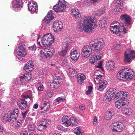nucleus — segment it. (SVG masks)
Listing matches in <instances>:
<instances>
[{
  "instance_id": "63",
  "label": "nucleus",
  "mask_w": 135,
  "mask_h": 135,
  "mask_svg": "<svg viewBox=\"0 0 135 135\" xmlns=\"http://www.w3.org/2000/svg\"><path fill=\"white\" fill-rule=\"evenodd\" d=\"M79 108L82 110H84L85 109V107L84 105L82 104L79 106Z\"/></svg>"
},
{
  "instance_id": "4",
  "label": "nucleus",
  "mask_w": 135,
  "mask_h": 135,
  "mask_svg": "<svg viewBox=\"0 0 135 135\" xmlns=\"http://www.w3.org/2000/svg\"><path fill=\"white\" fill-rule=\"evenodd\" d=\"M26 100L30 102L31 99L28 95H23L17 102V105L21 109H24L26 108L27 105V101Z\"/></svg>"
},
{
  "instance_id": "49",
  "label": "nucleus",
  "mask_w": 135,
  "mask_h": 135,
  "mask_svg": "<svg viewBox=\"0 0 135 135\" xmlns=\"http://www.w3.org/2000/svg\"><path fill=\"white\" fill-rule=\"evenodd\" d=\"M80 129L78 127L76 128L75 129L74 133L77 135H79L81 133Z\"/></svg>"
},
{
  "instance_id": "64",
  "label": "nucleus",
  "mask_w": 135,
  "mask_h": 135,
  "mask_svg": "<svg viewBox=\"0 0 135 135\" xmlns=\"http://www.w3.org/2000/svg\"><path fill=\"white\" fill-rule=\"evenodd\" d=\"M21 135H27L28 133L26 131H23L21 132Z\"/></svg>"
},
{
  "instance_id": "43",
  "label": "nucleus",
  "mask_w": 135,
  "mask_h": 135,
  "mask_svg": "<svg viewBox=\"0 0 135 135\" xmlns=\"http://www.w3.org/2000/svg\"><path fill=\"white\" fill-rule=\"evenodd\" d=\"M62 80L60 77H58V78H55L54 80V83L55 84H60L62 82Z\"/></svg>"
},
{
  "instance_id": "26",
  "label": "nucleus",
  "mask_w": 135,
  "mask_h": 135,
  "mask_svg": "<svg viewBox=\"0 0 135 135\" xmlns=\"http://www.w3.org/2000/svg\"><path fill=\"white\" fill-rule=\"evenodd\" d=\"M46 36V38L48 40V42L50 45L53 43L55 40V38L54 35L50 33H48L45 34Z\"/></svg>"
},
{
  "instance_id": "31",
  "label": "nucleus",
  "mask_w": 135,
  "mask_h": 135,
  "mask_svg": "<svg viewBox=\"0 0 135 135\" xmlns=\"http://www.w3.org/2000/svg\"><path fill=\"white\" fill-rule=\"evenodd\" d=\"M22 5V0H16L15 3L13 4V7L15 8H19L21 7Z\"/></svg>"
},
{
  "instance_id": "61",
  "label": "nucleus",
  "mask_w": 135,
  "mask_h": 135,
  "mask_svg": "<svg viewBox=\"0 0 135 135\" xmlns=\"http://www.w3.org/2000/svg\"><path fill=\"white\" fill-rule=\"evenodd\" d=\"M117 10H118V11L120 13H124V9L123 8H118V9H117Z\"/></svg>"
},
{
  "instance_id": "53",
  "label": "nucleus",
  "mask_w": 135,
  "mask_h": 135,
  "mask_svg": "<svg viewBox=\"0 0 135 135\" xmlns=\"http://www.w3.org/2000/svg\"><path fill=\"white\" fill-rule=\"evenodd\" d=\"M52 15V10H50V11L48 12L47 16H46L50 18H51H51H52L53 19L54 17H53Z\"/></svg>"
},
{
  "instance_id": "24",
  "label": "nucleus",
  "mask_w": 135,
  "mask_h": 135,
  "mask_svg": "<svg viewBox=\"0 0 135 135\" xmlns=\"http://www.w3.org/2000/svg\"><path fill=\"white\" fill-rule=\"evenodd\" d=\"M37 8V5L36 3L30 2L28 4V9L30 11H35Z\"/></svg>"
},
{
  "instance_id": "14",
  "label": "nucleus",
  "mask_w": 135,
  "mask_h": 135,
  "mask_svg": "<svg viewBox=\"0 0 135 135\" xmlns=\"http://www.w3.org/2000/svg\"><path fill=\"white\" fill-rule=\"evenodd\" d=\"M113 23L114 24L112 25L110 27V30L113 33H115L117 34L119 32V28L120 24L117 22H115Z\"/></svg>"
},
{
  "instance_id": "48",
  "label": "nucleus",
  "mask_w": 135,
  "mask_h": 135,
  "mask_svg": "<svg viewBox=\"0 0 135 135\" xmlns=\"http://www.w3.org/2000/svg\"><path fill=\"white\" fill-rule=\"evenodd\" d=\"M20 51L22 52H26L25 48L22 45L19 46L18 49L17 51Z\"/></svg>"
},
{
  "instance_id": "39",
  "label": "nucleus",
  "mask_w": 135,
  "mask_h": 135,
  "mask_svg": "<svg viewBox=\"0 0 135 135\" xmlns=\"http://www.w3.org/2000/svg\"><path fill=\"white\" fill-rule=\"evenodd\" d=\"M96 52L95 53V55H94V56L96 58V60L98 61L101 59L102 56V55L101 52L99 51L98 52Z\"/></svg>"
},
{
  "instance_id": "35",
  "label": "nucleus",
  "mask_w": 135,
  "mask_h": 135,
  "mask_svg": "<svg viewBox=\"0 0 135 135\" xmlns=\"http://www.w3.org/2000/svg\"><path fill=\"white\" fill-rule=\"evenodd\" d=\"M121 110L123 114L128 115H130L132 112L131 109L129 110L126 108L123 109Z\"/></svg>"
},
{
  "instance_id": "45",
  "label": "nucleus",
  "mask_w": 135,
  "mask_h": 135,
  "mask_svg": "<svg viewBox=\"0 0 135 135\" xmlns=\"http://www.w3.org/2000/svg\"><path fill=\"white\" fill-rule=\"evenodd\" d=\"M42 103L45 106H50V104L49 100L47 98L43 99L42 102Z\"/></svg>"
},
{
  "instance_id": "40",
  "label": "nucleus",
  "mask_w": 135,
  "mask_h": 135,
  "mask_svg": "<svg viewBox=\"0 0 135 135\" xmlns=\"http://www.w3.org/2000/svg\"><path fill=\"white\" fill-rule=\"evenodd\" d=\"M119 32H123L125 33L127 32V30L126 28V25L124 26V25L123 26H120L119 27Z\"/></svg>"
},
{
  "instance_id": "55",
  "label": "nucleus",
  "mask_w": 135,
  "mask_h": 135,
  "mask_svg": "<svg viewBox=\"0 0 135 135\" xmlns=\"http://www.w3.org/2000/svg\"><path fill=\"white\" fill-rule=\"evenodd\" d=\"M46 128H45L44 126H42L40 124V125L38 126L37 127V129L39 131H42L44 129H45Z\"/></svg>"
},
{
  "instance_id": "41",
  "label": "nucleus",
  "mask_w": 135,
  "mask_h": 135,
  "mask_svg": "<svg viewBox=\"0 0 135 135\" xmlns=\"http://www.w3.org/2000/svg\"><path fill=\"white\" fill-rule=\"evenodd\" d=\"M35 127V124H31L28 127V132L32 133V132L34 131Z\"/></svg>"
},
{
  "instance_id": "8",
  "label": "nucleus",
  "mask_w": 135,
  "mask_h": 135,
  "mask_svg": "<svg viewBox=\"0 0 135 135\" xmlns=\"http://www.w3.org/2000/svg\"><path fill=\"white\" fill-rule=\"evenodd\" d=\"M128 103V99H126V100H118L115 102V105L117 108L122 110L123 109L127 107Z\"/></svg>"
},
{
  "instance_id": "34",
  "label": "nucleus",
  "mask_w": 135,
  "mask_h": 135,
  "mask_svg": "<svg viewBox=\"0 0 135 135\" xmlns=\"http://www.w3.org/2000/svg\"><path fill=\"white\" fill-rule=\"evenodd\" d=\"M112 98V97L107 93L103 98V101L105 103L108 102L111 100Z\"/></svg>"
},
{
  "instance_id": "50",
  "label": "nucleus",
  "mask_w": 135,
  "mask_h": 135,
  "mask_svg": "<svg viewBox=\"0 0 135 135\" xmlns=\"http://www.w3.org/2000/svg\"><path fill=\"white\" fill-rule=\"evenodd\" d=\"M52 19L53 18H51H51H50L46 16L44 18V20L45 22L47 23H50Z\"/></svg>"
},
{
  "instance_id": "21",
  "label": "nucleus",
  "mask_w": 135,
  "mask_h": 135,
  "mask_svg": "<svg viewBox=\"0 0 135 135\" xmlns=\"http://www.w3.org/2000/svg\"><path fill=\"white\" fill-rule=\"evenodd\" d=\"M121 20L123 22L130 24L131 22V19L129 16L126 15H121L120 17Z\"/></svg>"
},
{
  "instance_id": "62",
  "label": "nucleus",
  "mask_w": 135,
  "mask_h": 135,
  "mask_svg": "<svg viewBox=\"0 0 135 135\" xmlns=\"http://www.w3.org/2000/svg\"><path fill=\"white\" fill-rule=\"evenodd\" d=\"M43 89V85H41L38 88V90L40 91H42Z\"/></svg>"
},
{
  "instance_id": "6",
  "label": "nucleus",
  "mask_w": 135,
  "mask_h": 135,
  "mask_svg": "<svg viewBox=\"0 0 135 135\" xmlns=\"http://www.w3.org/2000/svg\"><path fill=\"white\" fill-rule=\"evenodd\" d=\"M124 128L123 124L120 122L117 121L112 123L111 129L114 132H119L122 131Z\"/></svg>"
},
{
  "instance_id": "47",
  "label": "nucleus",
  "mask_w": 135,
  "mask_h": 135,
  "mask_svg": "<svg viewBox=\"0 0 135 135\" xmlns=\"http://www.w3.org/2000/svg\"><path fill=\"white\" fill-rule=\"evenodd\" d=\"M95 61L97 60H96V58L95 57L94 55H92L90 59V62L91 64H93L95 62Z\"/></svg>"
},
{
  "instance_id": "33",
  "label": "nucleus",
  "mask_w": 135,
  "mask_h": 135,
  "mask_svg": "<svg viewBox=\"0 0 135 135\" xmlns=\"http://www.w3.org/2000/svg\"><path fill=\"white\" fill-rule=\"evenodd\" d=\"M112 111H108L107 112L104 116L105 118L107 120H109L112 118L111 117L113 115Z\"/></svg>"
},
{
  "instance_id": "32",
  "label": "nucleus",
  "mask_w": 135,
  "mask_h": 135,
  "mask_svg": "<svg viewBox=\"0 0 135 135\" xmlns=\"http://www.w3.org/2000/svg\"><path fill=\"white\" fill-rule=\"evenodd\" d=\"M70 62V59L69 58L65 57L62 60V64L67 66H69V62Z\"/></svg>"
},
{
  "instance_id": "30",
  "label": "nucleus",
  "mask_w": 135,
  "mask_h": 135,
  "mask_svg": "<svg viewBox=\"0 0 135 135\" xmlns=\"http://www.w3.org/2000/svg\"><path fill=\"white\" fill-rule=\"evenodd\" d=\"M106 20L107 19L105 18H101L99 22V27L101 28L105 27L107 24Z\"/></svg>"
},
{
  "instance_id": "7",
  "label": "nucleus",
  "mask_w": 135,
  "mask_h": 135,
  "mask_svg": "<svg viewBox=\"0 0 135 135\" xmlns=\"http://www.w3.org/2000/svg\"><path fill=\"white\" fill-rule=\"evenodd\" d=\"M92 50L90 46L88 45L84 46L82 49L81 54L83 57H88L91 54Z\"/></svg>"
},
{
  "instance_id": "52",
  "label": "nucleus",
  "mask_w": 135,
  "mask_h": 135,
  "mask_svg": "<svg viewBox=\"0 0 135 135\" xmlns=\"http://www.w3.org/2000/svg\"><path fill=\"white\" fill-rule=\"evenodd\" d=\"M93 87L91 86H89L88 88V90L86 91V94L87 95L90 94L91 92Z\"/></svg>"
},
{
  "instance_id": "59",
  "label": "nucleus",
  "mask_w": 135,
  "mask_h": 135,
  "mask_svg": "<svg viewBox=\"0 0 135 135\" xmlns=\"http://www.w3.org/2000/svg\"><path fill=\"white\" fill-rule=\"evenodd\" d=\"M97 118L96 117H94L93 120V124H94L96 125L97 124Z\"/></svg>"
},
{
  "instance_id": "56",
  "label": "nucleus",
  "mask_w": 135,
  "mask_h": 135,
  "mask_svg": "<svg viewBox=\"0 0 135 135\" xmlns=\"http://www.w3.org/2000/svg\"><path fill=\"white\" fill-rule=\"evenodd\" d=\"M47 93L48 96L49 98L51 97L53 95V93L49 90H47Z\"/></svg>"
},
{
  "instance_id": "38",
  "label": "nucleus",
  "mask_w": 135,
  "mask_h": 135,
  "mask_svg": "<svg viewBox=\"0 0 135 135\" xmlns=\"http://www.w3.org/2000/svg\"><path fill=\"white\" fill-rule=\"evenodd\" d=\"M69 73L71 76H74L76 74V72L75 70L72 68H69L68 69Z\"/></svg>"
},
{
  "instance_id": "60",
  "label": "nucleus",
  "mask_w": 135,
  "mask_h": 135,
  "mask_svg": "<svg viewBox=\"0 0 135 135\" xmlns=\"http://www.w3.org/2000/svg\"><path fill=\"white\" fill-rule=\"evenodd\" d=\"M98 65L97 66V67L100 69L102 68V62L101 61L98 63Z\"/></svg>"
},
{
  "instance_id": "28",
  "label": "nucleus",
  "mask_w": 135,
  "mask_h": 135,
  "mask_svg": "<svg viewBox=\"0 0 135 135\" xmlns=\"http://www.w3.org/2000/svg\"><path fill=\"white\" fill-rule=\"evenodd\" d=\"M107 84V82L106 80H103V82L100 84L97 89L99 91H102L105 88Z\"/></svg>"
},
{
  "instance_id": "11",
  "label": "nucleus",
  "mask_w": 135,
  "mask_h": 135,
  "mask_svg": "<svg viewBox=\"0 0 135 135\" xmlns=\"http://www.w3.org/2000/svg\"><path fill=\"white\" fill-rule=\"evenodd\" d=\"M65 41L67 42H69L70 41V38H67L65 39ZM62 50L61 52H59V54L62 56L65 55L66 54L68 49V43H64L62 46Z\"/></svg>"
},
{
  "instance_id": "5",
  "label": "nucleus",
  "mask_w": 135,
  "mask_h": 135,
  "mask_svg": "<svg viewBox=\"0 0 135 135\" xmlns=\"http://www.w3.org/2000/svg\"><path fill=\"white\" fill-rule=\"evenodd\" d=\"M124 61L125 63L128 62L131 59L135 57V52L133 50L128 49L125 52Z\"/></svg>"
},
{
  "instance_id": "2",
  "label": "nucleus",
  "mask_w": 135,
  "mask_h": 135,
  "mask_svg": "<svg viewBox=\"0 0 135 135\" xmlns=\"http://www.w3.org/2000/svg\"><path fill=\"white\" fill-rule=\"evenodd\" d=\"M19 113V109L18 108H16L11 113L10 112H8L7 114L5 115L2 119L5 121H8L10 122H13L18 117Z\"/></svg>"
},
{
  "instance_id": "58",
  "label": "nucleus",
  "mask_w": 135,
  "mask_h": 135,
  "mask_svg": "<svg viewBox=\"0 0 135 135\" xmlns=\"http://www.w3.org/2000/svg\"><path fill=\"white\" fill-rule=\"evenodd\" d=\"M54 83L53 82V83H51V84H49V86L51 88H56V86L54 85Z\"/></svg>"
},
{
  "instance_id": "51",
  "label": "nucleus",
  "mask_w": 135,
  "mask_h": 135,
  "mask_svg": "<svg viewBox=\"0 0 135 135\" xmlns=\"http://www.w3.org/2000/svg\"><path fill=\"white\" fill-rule=\"evenodd\" d=\"M122 3V0H117L115 2V4L116 6H119L121 5Z\"/></svg>"
},
{
  "instance_id": "12",
  "label": "nucleus",
  "mask_w": 135,
  "mask_h": 135,
  "mask_svg": "<svg viewBox=\"0 0 135 135\" xmlns=\"http://www.w3.org/2000/svg\"><path fill=\"white\" fill-rule=\"evenodd\" d=\"M62 28V23L61 21L57 20L54 22L53 28L55 32H57L61 31Z\"/></svg>"
},
{
  "instance_id": "18",
  "label": "nucleus",
  "mask_w": 135,
  "mask_h": 135,
  "mask_svg": "<svg viewBox=\"0 0 135 135\" xmlns=\"http://www.w3.org/2000/svg\"><path fill=\"white\" fill-rule=\"evenodd\" d=\"M80 53L77 51H71L70 56L71 58L74 61H76L79 58Z\"/></svg>"
},
{
  "instance_id": "13",
  "label": "nucleus",
  "mask_w": 135,
  "mask_h": 135,
  "mask_svg": "<svg viewBox=\"0 0 135 135\" xmlns=\"http://www.w3.org/2000/svg\"><path fill=\"white\" fill-rule=\"evenodd\" d=\"M94 77L95 83L98 84L102 79V73L99 70H96L94 73Z\"/></svg>"
},
{
  "instance_id": "20",
  "label": "nucleus",
  "mask_w": 135,
  "mask_h": 135,
  "mask_svg": "<svg viewBox=\"0 0 135 135\" xmlns=\"http://www.w3.org/2000/svg\"><path fill=\"white\" fill-rule=\"evenodd\" d=\"M46 37L45 35H44L42 38L41 41V44H40V41L38 42V40H37V41L38 44L41 47H42V45L43 46H46L47 45L49 44L48 42L49 41L47 39V38H46Z\"/></svg>"
},
{
  "instance_id": "3",
  "label": "nucleus",
  "mask_w": 135,
  "mask_h": 135,
  "mask_svg": "<svg viewBox=\"0 0 135 135\" xmlns=\"http://www.w3.org/2000/svg\"><path fill=\"white\" fill-rule=\"evenodd\" d=\"M69 3L64 0H59L58 4L53 7L54 11L56 12H64L68 8Z\"/></svg>"
},
{
  "instance_id": "10",
  "label": "nucleus",
  "mask_w": 135,
  "mask_h": 135,
  "mask_svg": "<svg viewBox=\"0 0 135 135\" xmlns=\"http://www.w3.org/2000/svg\"><path fill=\"white\" fill-rule=\"evenodd\" d=\"M104 45V41L100 40L94 45L93 44L92 47H94V50L95 52H98L100 51L103 47Z\"/></svg>"
},
{
  "instance_id": "54",
  "label": "nucleus",
  "mask_w": 135,
  "mask_h": 135,
  "mask_svg": "<svg viewBox=\"0 0 135 135\" xmlns=\"http://www.w3.org/2000/svg\"><path fill=\"white\" fill-rule=\"evenodd\" d=\"M36 49V46L35 45H33L32 46H30L28 47L29 50H31L32 51H35Z\"/></svg>"
},
{
  "instance_id": "37",
  "label": "nucleus",
  "mask_w": 135,
  "mask_h": 135,
  "mask_svg": "<svg viewBox=\"0 0 135 135\" xmlns=\"http://www.w3.org/2000/svg\"><path fill=\"white\" fill-rule=\"evenodd\" d=\"M48 122V120L47 119H44L40 122V124L44 126L45 128H46L49 124Z\"/></svg>"
},
{
  "instance_id": "42",
  "label": "nucleus",
  "mask_w": 135,
  "mask_h": 135,
  "mask_svg": "<svg viewBox=\"0 0 135 135\" xmlns=\"http://www.w3.org/2000/svg\"><path fill=\"white\" fill-rule=\"evenodd\" d=\"M78 120L75 117L71 118L70 122L71 124L73 125H76L78 124Z\"/></svg>"
},
{
  "instance_id": "22",
  "label": "nucleus",
  "mask_w": 135,
  "mask_h": 135,
  "mask_svg": "<svg viewBox=\"0 0 135 135\" xmlns=\"http://www.w3.org/2000/svg\"><path fill=\"white\" fill-rule=\"evenodd\" d=\"M125 69H123L119 71L117 75V78L118 79L124 80L126 79L125 71Z\"/></svg>"
},
{
  "instance_id": "9",
  "label": "nucleus",
  "mask_w": 135,
  "mask_h": 135,
  "mask_svg": "<svg viewBox=\"0 0 135 135\" xmlns=\"http://www.w3.org/2000/svg\"><path fill=\"white\" fill-rule=\"evenodd\" d=\"M43 55L47 58L48 57L51 56L54 53L55 50L53 48L48 47L45 48L41 51Z\"/></svg>"
},
{
  "instance_id": "17",
  "label": "nucleus",
  "mask_w": 135,
  "mask_h": 135,
  "mask_svg": "<svg viewBox=\"0 0 135 135\" xmlns=\"http://www.w3.org/2000/svg\"><path fill=\"white\" fill-rule=\"evenodd\" d=\"M33 63V61H29L25 66L24 68V69L26 71H32L34 67Z\"/></svg>"
},
{
  "instance_id": "44",
  "label": "nucleus",
  "mask_w": 135,
  "mask_h": 135,
  "mask_svg": "<svg viewBox=\"0 0 135 135\" xmlns=\"http://www.w3.org/2000/svg\"><path fill=\"white\" fill-rule=\"evenodd\" d=\"M105 11L102 9H100L96 11L95 13L98 16H100L104 13Z\"/></svg>"
},
{
  "instance_id": "36",
  "label": "nucleus",
  "mask_w": 135,
  "mask_h": 135,
  "mask_svg": "<svg viewBox=\"0 0 135 135\" xmlns=\"http://www.w3.org/2000/svg\"><path fill=\"white\" fill-rule=\"evenodd\" d=\"M116 89L114 88H110L109 89L107 93L112 97L115 95Z\"/></svg>"
},
{
  "instance_id": "46",
  "label": "nucleus",
  "mask_w": 135,
  "mask_h": 135,
  "mask_svg": "<svg viewBox=\"0 0 135 135\" xmlns=\"http://www.w3.org/2000/svg\"><path fill=\"white\" fill-rule=\"evenodd\" d=\"M18 54L19 56V59L20 60V58H21L22 57H24L26 54V52H23L22 51H17Z\"/></svg>"
},
{
  "instance_id": "15",
  "label": "nucleus",
  "mask_w": 135,
  "mask_h": 135,
  "mask_svg": "<svg viewBox=\"0 0 135 135\" xmlns=\"http://www.w3.org/2000/svg\"><path fill=\"white\" fill-rule=\"evenodd\" d=\"M128 93L127 92L125 93L123 91H120L117 93L115 95V98L120 100H126L125 98L127 97Z\"/></svg>"
},
{
  "instance_id": "16",
  "label": "nucleus",
  "mask_w": 135,
  "mask_h": 135,
  "mask_svg": "<svg viewBox=\"0 0 135 135\" xmlns=\"http://www.w3.org/2000/svg\"><path fill=\"white\" fill-rule=\"evenodd\" d=\"M124 69H125L124 72L126 79H131L132 78V76L134 75V72L132 69H128V68H126Z\"/></svg>"
},
{
  "instance_id": "25",
  "label": "nucleus",
  "mask_w": 135,
  "mask_h": 135,
  "mask_svg": "<svg viewBox=\"0 0 135 135\" xmlns=\"http://www.w3.org/2000/svg\"><path fill=\"white\" fill-rule=\"evenodd\" d=\"M62 121L63 124L66 126H68L71 124L70 118L68 116H63Z\"/></svg>"
},
{
  "instance_id": "23",
  "label": "nucleus",
  "mask_w": 135,
  "mask_h": 135,
  "mask_svg": "<svg viewBox=\"0 0 135 135\" xmlns=\"http://www.w3.org/2000/svg\"><path fill=\"white\" fill-rule=\"evenodd\" d=\"M77 76L78 83L80 84H81L84 83V81L86 78L85 75L82 73H79L78 74Z\"/></svg>"
},
{
  "instance_id": "29",
  "label": "nucleus",
  "mask_w": 135,
  "mask_h": 135,
  "mask_svg": "<svg viewBox=\"0 0 135 135\" xmlns=\"http://www.w3.org/2000/svg\"><path fill=\"white\" fill-rule=\"evenodd\" d=\"M106 67L107 69L109 70H112L115 66V64L114 61H108L106 64Z\"/></svg>"
},
{
  "instance_id": "57",
  "label": "nucleus",
  "mask_w": 135,
  "mask_h": 135,
  "mask_svg": "<svg viewBox=\"0 0 135 135\" xmlns=\"http://www.w3.org/2000/svg\"><path fill=\"white\" fill-rule=\"evenodd\" d=\"M50 106H45V108H46V109H45V110L44 111L42 112H41L43 113H45L46 112L49 110Z\"/></svg>"
},
{
  "instance_id": "1",
  "label": "nucleus",
  "mask_w": 135,
  "mask_h": 135,
  "mask_svg": "<svg viewBox=\"0 0 135 135\" xmlns=\"http://www.w3.org/2000/svg\"><path fill=\"white\" fill-rule=\"evenodd\" d=\"M94 18L89 17H86L83 18V22L82 24V27L78 26V30L80 31L84 30L86 32H90L92 31V28L97 27V23L94 21Z\"/></svg>"
},
{
  "instance_id": "19",
  "label": "nucleus",
  "mask_w": 135,
  "mask_h": 135,
  "mask_svg": "<svg viewBox=\"0 0 135 135\" xmlns=\"http://www.w3.org/2000/svg\"><path fill=\"white\" fill-rule=\"evenodd\" d=\"M20 81L22 83H25L31 79V75L29 73H25L20 77Z\"/></svg>"
},
{
  "instance_id": "27",
  "label": "nucleus",
  "mask_w": 135,
  "mask_h": 135,
  "mask_svg": "<svg viewBox=\"0 0 135 135\" xmlns=\"http://www.w3.org/2000/svg\"><path fill=\"white\" fill-rule=\"evenodd\" d=\"M72 15L75 18H78L81 17V14L79 12V10L76 8H73L71 10Z\"/></svg>"
}]
</instances>
